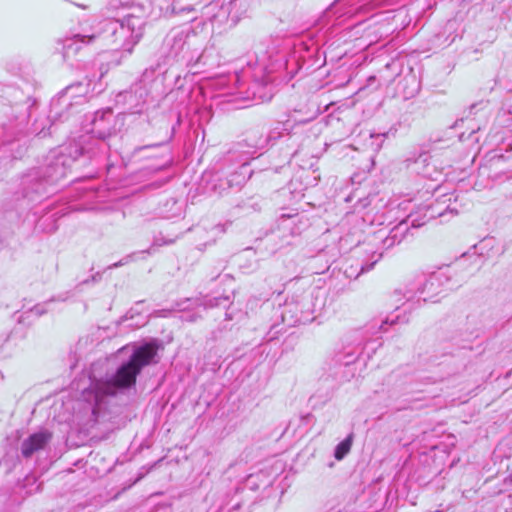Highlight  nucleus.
<instances>
[{"label":"nucleus","instance_id":"nucleus-1","mask_svg":"<svg viewBox=\"0 0 512 512\" xmlns=\"http://www.w3.org/2000/svg\"><path fill=\"white\" fill-rule=\"evenodd\" d=\"M106 117H112L111 109L96 112L93 125L100 139L93 140L91 146L83 147L81 144L71 143L68 146L61 147L59 151L49 153L43 166L33 168L23 175L20 184L22 194L21 206L29 209L26 217L23 219L24 222L37 224L41 220L39 215L45 212L44 216L48 217L44 220V223H47L50 221V218L63 211L50 209L51 204L47 202V197L53 193L52 186L67 175L72 163L79 156L89 154V157L92 158L96 155L94 149L101 152L107 151L109 146L104 139L110 133L106 134L100 131L101 122H104Z\"/></svg>","mask_w":512,"mask_h":512},{"label":"nucleus","instance_id":"nucleus-2","mask_svg":"<svg viewBox=\"0 0 512 512\" xmlns=\"http://www.w3.org/2000/svg\"><path fill=\"white\" fill-rule=\"evenodd\" d=\"M202 42L188 24L173 27L165 36L161 54L165 65L184 62L188 66L207 64V51L200 53Z\"/></svg>","mask_w":512,"mask_h":512},{"label":"nucleus","instance_id":"nucleus-3","mask_svg":"<svg viewBox=\"0 0 512 512\" xmlns=\"http://www.w3.org/2000/svg\"><path fill=\"white\" fill-rule=\"evenodd\" d=\"M143 34L139 18L133 24H130L115 15L94 25L91 39L98 40L101 49L110 48L131 53Z\"/></svg>","mask_w":512,"mask_h":512},{"label":"nucleus","instance_id":"nucleus-4","mask_svg":"<svg viewBox=\"0 0 512 512\" xmlns=\"http://www.w3.org/2000/svg\"><path fill=\"white\" fill-rule=\"evenodd\" d=\"M88 85L78 82L67 86L59 95L51 100L49 114L44 118H38L32 125V133L46 137L50 135L51 128L58 122H64L69 118V111L74 106L85 102Z\"/></svg>","mask_w":512,"mask_h":512},{"label":"nucleus","instance_id":"nucleus-5","mask_svg":"<svg viewBox=\"0 0 512 512\" xmlns=\"http://www.w3.org/2000/svg\"><path fill=\"white\" fill-rule=\"evenodd\" d=\"M159 345L148 342L134 349L129 360L123 363L111 379V385L118 389H127L136 384L137 376L144 367L149 366L157 356Z\"/></svg>","mask_w":512,"mask_h":512},{"label":"nucleus","instance_id":"nucleus-6","mask_svg":"<svg viewBox=\"0 0 512 512\" xmlns=\"http://www.w3.org/2000/svg\"><path fill=\"white\" fill-rule=\"evenodd\" d=\"M275 63L272 54L264 47H258L255 51V59L247 62V67L242 68L240 72H234L229 76V81L233 80L239 86L244 78L251 77L255 83L265 85L267 76L274 70Z\"/></svg>","mask_w":512,"mask_h":512},{"label":"nucleus","instance_id":"nucleus-7","mask_svg":"<svg viewBox=\"0 0 512 512\" xmlns=\"http://www.w3.org/2000/svg\"><path fill=\"white\" fill-rule=\"evenodd\" d=\"M251 0H223L221 5L217 2L206 6V15H210L212 22H229L230 26L236 25L246 15L250 8Z\"/></svg>","mask_w":512,"mask_h":512},{"label":"nucleus","instance_id":"nucleus-8","mask_svg":"<svg viewBox=\"0 0 512 512\" xmlns=\"http://www.w3.org/2000/svg\"><path fill=\"white\" fill-rule=\"evenodd\" d=\"M380 0H336L324 12V17L329 21L334 17L333 25H341L345 16H352L360 11H367L378 5Z\"/></svg>","mask_w":512,"mask_h":512},{"label":"nucleus","instance_id":"nucleus-9","mask_svg":"<svg viewBox=\"0 0 512 512\" xmlns=\"http://www.w3.org/2000/svg\"><path fill=\"white\" fill-rule=\"evenodd\" d=\"M93 26L88 33L75 34L71 37L62 39L59 43L62 45L61 53L63 60L70 65H74L77 57L90 45L99 48L98 40H92Z\"/></svg>","mask_w":512,"mask_h":512},{"label":"nucleus","instance_id":"nucleus-10","mask_svg":"<svg viewBox=\"0 0 512 512\" xmlns=\"http://www.w3.org/2000/svg\"><path fill=\"white\" fill-rule=\"evenodd\" d=\"M107 10L109 13H114L130 24H133L139 18L141 20V30L144 32L148 11L143 5L128 4L122 0H112L108 4Z\"/></svg>","mask_w":512,"mask_h":512},{"label":"nucleus","instance_id":"nucleus-11","mask_svg":"<svg viewBox=\"0 0 512 512\" xmlns=\"http://www.w3.org/2000/svg\"><path fill=\"white\" fill-rule=\"evenodd\" d=\"M51 439L52 433L49 431H40L30 435L22 443V455L25 458H29L35 452L42 450Z\"/></svg>","mask_w":512,"mask_h":512},{"label":"nucleus","instance_id":"nucleus-12","mask_svg":"<svg viewBox=\"0 0 512 512\" xmlns=\"http://www.w3.org/2000/svg\"><path fill=\"white\" fill-rule=\"evenodd\" d=\"M90 181V178H85L80 181H77L73 187V189L78 193L79 199L90 200L92 198H98V188L95 185L87 184Z\"/></svg>","mask_w":512,"mask_h":512},{"label":"nucleus","instance_id":"nucleus-13","mask_svg":"<svg viewBox=\"0 0 512 512\" xmlns=\"http://www.w3.org/2000/svg\"><path fill=\"white\" fill-rule=\"evenodd\" d=\"M148 94V89L141 80L139 83H136L134 86H132L129 92H126L125 97L129 98L130 101L132 100L133 97L137 98L135 103V112H140L141 109H138V107L146 102Z\"/></svg>","mask_w":512,"mask_h":512},{"label":"nucleus","instance_id":"nucleus-14","mask_svg":"<svg viewBox=\"0 0 512 512\" xmlns=\"http://www.w3.org/2000/svg\"><path fill=\"white\" fill-rule=\"evenodd\" d=\"M251 176V172L248 171V164L244 161L240 166V172L232 174L230 179H227V185L232 187L233 185L241 186Z\"/></svg>","mask_w":512,"mask_h":512},{"label":"nucleus","instance_id":"nucleus-15","mask_svg":"<svg viewBox=\"0 0 512 512\" xmlns=\"http://www.w3.org/2000/svg\"><path fill=\"white\" fill-rule=\"evenodd\" d=\"M353 436L349 435L346 439H344L342 442H340L336 449L334 457L337 460H342L350 451L352 446Z\"/></svg>","mask_w":512,"mask_h":512},{"label":"nucleus","instance_id":"nucleus-16","mask_svg":"<svg viewBox=\"0 0 512 512\" xmlns=\"http://www.w3.org/2000/svg\"><path fill=\"white\" fill-rule=\"evenodd\" d=\"M289 121L283 125H278L275 128L271 129L266 137L265 142L267 144H274L275 141L283 136V132H288L289 130Z\"/></svg>","mask_w":512,"mask_h":512},{"label":"nucleus","instance_id":"nucleus-17","mask_svg":"<svg viewBox=\"0 0 512 512\" xmlns=\"http://www.w3.org/2000/svg\"><path fill=\"white\" fill-rule=\"evenodd\" d=\"M298 216V212H296L294 209H282L281 214L278 216V220L285 221L287 219H295Z\"/></svg>","mask_w":512,"mask_h":512},{"label":"nucleus","instance_id":"nucleus-18","mask_svg":"<svg viewBox=\"0 0 512 512\" xmlns=\"http://www.w3.org/2000/svg\"><path fill=\"white\" fill-rule=\"evenodd\" d=\"M171 162V159L170 157H166L161 163H159L158 165H154V166H151V169L153 171H159V170H162L164 168H166Z\"/></svg>","mask_w":512,"mask_h":512},{"label":"nucleus","instance_id":"nucleus-19","mask_svg":"<svg viewBox=\"0 0 512 512\" xmlns=\"http://www.w3.org/2000/svg\"><path fill=\"white\" fill-rule=\"evenodd\" d=\"M412 215H409L407 218L405 219H402L401 221H399L398 224H401V225H404V224H416V220L415 219H411Z\"/></svg>","mask_w":512,"mask_h":512},{"label":"nucleus","instance_id":"nucleus-20","mask_svg":"<svg viewBox=\"0 0 512 512\" xmlns=\"http://www.w3.org/2000/svg\"><path fill=\"white\" fill-rule=\"evenodd\" d=\"M225 84H226V78H220V79L217 81V85H218L221 89H224Z\"/></svg>","mask_w":512,"mask_h":512},{"label":"nucleus","instance_id":"nucleus-21","mask_svg":"<svg viewBox=\"0 0 512 512\" xmlns=\"http://www.w3.org/2000/svg\"><path fill=\"white\" fill-rule=\"evenodd\" d=\"M427 160V155H420L416 162H425Z\"/></svg>","mask_w":512,"mask_h":512},{"label":"nucleus","instance_id":"nucleus-22","mask_svg":"<svg viewBox=\"0 0 512 512\" xmlns=\"http://www.w3.org/2000/svg\"><path fill=\"white\" fill-rule=\"evenodd\" d=\"M358 205H360L362 208H365L368 205V202L366 199L360 200Z\"/></svg>","mask_w":512,"mask_h":512},{"label":"nucleus","instance_id":"nucleus-23","mask_svg":"<svg viewBox=\"0 0 512 512\" xmlns=\"http://www.w3.org/2000/svg\"><path fill=\"white\" fill-rule=\"evenodd\" d=\"M161 145H153V147H160ZM147 148H152V146H147ZM146 149V147H140L138 150Z\"/></svg>","mask_w":512,"mask_h":512},{"label":"nucleus","instance_id":"nucleus-24","mask_svg":"<svg viewBox=\"0 0 512 512\" xmlns=\"http://www.w3.org/2000/svg\"><path fill=\"white\" fill-rule=\"evenodd\" d=\"M305 123H306V121H302V120L298 121V125H302V124H305Z\"/></svg>","mask_w":512,"mask_h":512}]
</instances>
